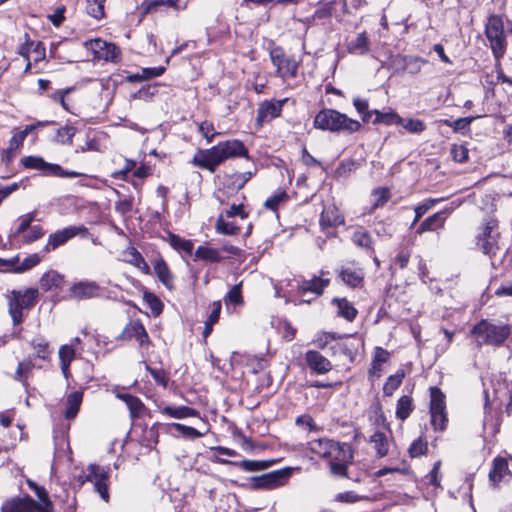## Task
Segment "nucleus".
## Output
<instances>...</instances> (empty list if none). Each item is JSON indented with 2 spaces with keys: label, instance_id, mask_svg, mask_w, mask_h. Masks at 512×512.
<instances>
[{
  "label": "nucleus",
  "instance_id": "nucleus-45",
  "mask_svg": "<svg viewBox=\"0 0 512 512\" xmlns=\"http://www.w3.org/2000/svg\"><path fill=\"white\" fill-rule=\"evenodd\" d=\"M413 410L412 399L410 396L404 395L400 397L397 402L396 416L400 420H405L409 417Z\"/></svg>",
  "mask_w": 512,
  "mask_h": 512
},
{
  "label": "nucleus",
  "instance_id": "nucleus-17",
  "mask_svg": "<svg viewBox=\"0 0 512 512\" xmlns=\"http://www.w3.org/2000/svg\"><path fill=\"white\" fill-rule=\"evenodd\" d=\"M305 360L308 367L317 374H326L332 369L331 362L318 351H307Z\"/></svg>",
  "mask_w": 512,
  "mask_h": 512
},
{
  "label": "nucleus",
  "instance_id": "nucleus-51",
  "mask_svg": "<svg viewBox=\"0 0 512 512\" xmlns=\"http://www.w3.org/2000/svg\"><path fill=\"white\" fill-rule=\"evenodd\" d=\"M41 259L38 254H31L27 256L20 264L17 263V267L14 268L15 273H21L27 271L40 263Z\"/></svg>",
  "mask_w": 512,
  "mask_h": 512
},
{
  "label": "nucleus",
  "instance_id": "nucleus-13",
  "mask_svg": "<svg viewBox=\"0 0 512 512\" xmlns=\"http://www.w3.org/2000/svg\"><path fill=\"white\" fill-rule=\"evenodd\" d=\"M291 468H284L267 473L257 479V486L273 489L284 485L291 476Z\"/></svg>",
  "mask_w": 512,
  "mask_h": 512
},
{
  "label": "nucleus",
  "instance_id": "nucleus-57",
  "mask_svg": "<svg viewBox=\"0 0 512 512\" xmlns=\"http://www.w3.org/2000/svg\"><path fill=\"white\" fill-rule=\"evenodd\" d=\"M485 32H505L503 18L498 15L490 16L486 24Z\"/></svg>",
  "mask_w": 512,
  "mask_h": 512
},
{
  "label": "nucleus",
  "instance_id": "nucleus-9",
  "mask_svg": "<svg viewBox=\"0 0 512 512\" xmlns=\"http://www.w3.org/2000/svg\"><path fill=\"white\" fill-rule=\"evenodd\" d=\"M87 228L84 226H69L64 229L58 230L51 234L45 246L46 251L55 250L57 247L65 244L68 240L78 234H86Z\"/></svg>",
  "mask_w": 512,
  "mask_h": 512
},
{
  "label": "nucleus",
  "instance_id": "nucleus-59",
  "mask_svg": "<svg viewBox=\"0 0 512 512\" xmlns=\"http://www.w3.org/2000/svg\"><path fill=\"white\" fill-rule=\"evenodd\" d=\"M431 424L435 430H444L447 424L446 412H430Z\"/></svg>",
  "mask_w": 512,
  "mask_h": 512
},
{
  "label": "nucleus",
  "instance_id": "nucleus-22",
  "mask_svg": "<svg viewBox=\"0 0 512 512\" xmlns=\"http://www.w3.org/2000/svg\"><path fill=\"white\" fill-rule=\"evenodd\" d=\"M28 485L38 497L39 501H36L37 512H54V505L49 499L47 491L31 480H28Z\"/></svg>",
  "mask_w": 512,
  "mask_h": 512
},
{
  "label": "nucleus",
  "instance_id": "nucleus-21",
  "mask_svg": "<svg viewBox=\"0 0 512 512\" xmlns=\"http://www.w3.org/2000/svg\"><path fill=\"white\" fill-rule=\"evenodd\" d=\"M28 485L38 497L39 501H36L37 512H54V505L49 499L47 491L31 480H28Z\"/></svg>",
  "mask_w": 512,
  "mask_h": 512
},
{
  "label": "nucleus",
  "instance_id": "nucleus-49",
  "mask_svg": "<svg viewBox=\"0 0 512 512\" xmlns=\"http://www.w3.org/2000/svg\"><path fill=\"white\" fill-rule=\"evenodd\" d=\"M353 105H354L355 109L357 110V112L362 115V120L364 122L370 121L371 116L374 113V110L373 111L368 110L369 105H368V101L366 99H362L359 97L354 98Z\"/></svg>",
  "mask_w": 512,
  "mask_h": 512
},
{
  "label": "nucleus",
  "instance_id": "nucleus-8",
  "mask_svg": "<svg viewBox=\"0 0 512 512\" xmlns=\"http://www.w3.org/2000/svg\"><path fill=\"white\" fill-rule=\"evenodd\" d=\"M338 278L350 288H362L364 285L365 271L355 263H348L339 268Z\"/></svg>",
  "mask_w": 512,
  "mask_h": 512
},
{
  "label": "nucleus",
  "instance_id": "nucleus-33",
  "mask_svg": "<svg viewBox=\"0 0 512 512\" xmlns=\"http://www.w3.org/2000/svg\"><path fill=\"white\" fill-rule=\"evenodd\" d=\"M332 303L338 308L337 314L348 321H353L357 316L356 308L346 298H334Z\"/></svg>",
  "mask_w": 512,
  "mask_h": 512
},
{
  "label": "nucleus",
  "instance_id": "nucleus-16",
  "mask_svg": "<svg viewBox=\"0 0 512 512\" xmlns=\"http://www.w3.org/2000/svg\"><path fill=\"white\" fill-rule=\"evenodd\" d=\"M188 0H151L142 3L143 10L146 13L164 11L169 8L183 10L187 7Z\"/></svg>",
  "mask_w": 512,
  "mask_h": 512
},
{
  "label": "nucleus",
  "instance_id": "nucleus-4",
  "mask_svg": "<svg viewBox=\"0 0 512 512\" xmlns=\"http://www.w3.org/2000/svg\"><path fill=\"white\" fill-rule=\"evenodd\" d=\"M111 468L109 466H100L97 464H90L85 470V481L91 482L94 485V490L99 494L102 500L109 501V478Z\"/></svg>",
  "mask_w": 512,
  "mask_h": 512
},
{
  "label": "nucleus",
  "instance_id": "nucleus-27",
  "mask_svg": "<svg viewBox=\"0 0 512 512\" xmlns=\"http://www.w3.org/2000/svg\"><path fill=\"white\" fill-rule=\"evenodd\" d=\"M160 413L175 419H184L188 417H196L199 415L197 410L188 406H165L160 409Z\"/></svg>",
  "mask_w": 512,
  "mask_h": 512
},
{
  "label": "nucleus",
  "instance_id": "nucleus-5",
  "mask_svg": "<svg viewBox=\"0 0 512 512\" xmlns=\"http://www.w3.org/2000/svg\"><path fill=\"white\" fill-rule=\"evenodd\" d=\"M24 167L29 169L42 170L47 175L61 177V178H75L82 174L76 171H68L63 169L58 164L46 162L43 158L37 156H27L21 160Z\"/></svg>",
  "mask_w": 512,
  "mask_h": 512
},
{
  "label": "nucleus",
  "instance_id": "nucleus-52",
  "mask_svg": "<svg viewBox=\"0 0 512 512\" xmlns=\"http://www.w3.org/2000/svg\"><path fill=\"white\" fill-rule=\"evenodd\" d=\"M352 239L353 242L359 247L369 249L372 246V238L370 234L363 229L355 231Z\"/></svg>",
  "mask_w": 512,
  "mask_h": 512
},
{
  "label": "nucleus",
  "instance_id": "nucleus-24",
  "mask_svg": "<svg viewBox=\"0 0 512 512\" xmlns=\"http://www.w3.org/2000/svg\"><path fill=\"white\" fill-rule=\"evenodd\" d=\"M83 401V393L81 391H74L68 394L65 401V412L64 416L66 419H74L81 407Z\"/></svg>",
  "mask_w": 512,
  "mask_h": 512
},
{
  "label": "nucleus",
  "instance_id": "nucleus-15",
  "mask_svg": "<svg viewBox=\"0 0 512 512\" xmlns=\"http://www.w3.org/2000/svg\"><path fill=\"white\" fill-rule=\"evenodd\" d=\"M99 292L100 287L94 281H80L70 288L71 296L78 300L97 297Z\"/></svg>",
  "mask_w": 512,
  "mask_h": 512
},
{
  "label": "nucleus",
  "instance_id": "nucleus-10",
  "mask_svg": "<svg viewBox=\"0 0 512 512\" xmlns=\"http://www.w3.org/2000/svg\"><path fill=\"white\" fill-rule=\"evenodd\" d=\"M287 99L282 100H266L259 105L257 111L256 121L259 125H262L265 122L271 121L274 118H277L281 115V111L283 105L286 103Z\"/></svg>",
  "mask_w": 512,
  "mask_h": 512
},
{
  "label": "nucleus",
  "instance_id": "nucleus-31",
  "mask_svg": "<svg viewBox=\"0 0 512 512\" xmlns=\"http://www.w3.org/2000/svg\"><path fill=\"white\" fill-rule=\"evenodd\" d=\"M333 443H334V440L327 439V438H319V439L311 440L308 443V446H309V450L312 453L317 454L318 456H320L322 458L328 459L329 455H331V448H332Z\"/></svg>",
  "mask_w": 512,
  "mask_h": 512
},
{
  "label": "nucleus",
  "instance_id": "nucleus-7",
  "mask_svg": "<svg viewBox=\"0 0 512 512\" xmlns=\"http://www.w3.org/2000/svg\"><path fill=\"white\" fill-rule=\"evenodd\" d=\"M86 47L92 52L95 59L113 63H117L121 59L120 49L115 44L100 38L86 42Z\"/></svg>",
  "mask_w": 512,
  "mask_h": 512
},
{
  "label": "nucleus",
  "instance_id": "nucleus-50",
  "mask_svg": "<svg viewBox=\"0 0 512 512\" xmlns=\"http://www.w3.org/2000/svg\"><path fill=\"white\" fill-rule=\"evenodd\" d=\"M76 133L73 126H64L58 129L56 140L61 144H72V139Z\"/></svg>",
  "mask_w": 512,
  "mask_h": 512
},
{
  "label": "nucleus",
  "instance_id": "nucleus-28",
  "mask_svg": "<svg viewBox=\"0 0 512 512\" xmlns=\"http://www.w3.org/2000/svg\"><path fill=\"white\" fill-rule=\"evenodd\" d=\"M509 472L508 462L505 458L496 457L493 460L492 469L489 472V479L493 485H497Z\"/></svg>",
  "mask_w": 512,
  "mask_h": 512
},
{
  "label": "nucleus",
  "instance_id": "nucleus-25",
  "mask_svg": "<svg viewBox=\"0 0 512 512\" xmlns=\"http://www.w3.org/2000/svg\"><path fill=\"white\" fill-rule=\"evenodd\" d=\"M328 459L329 461L352 462L353 451L351 446L347 443L334 441L331 448V455H329Z\"/></svg>",
  "mask_w": 512,
  "mask_h": 512
},
{
  "label": "nucleus",
  "instance_id": "nucleus-58",
  "mask_svg": "<svg viewBox=\"0 0 512 512\" xmlns=\"http://www.w3.org/2000/svg\"><path fill=\"white\" fill-rule=\"evenodd\" d=\"M226 304H234L239 305L243 302L241 295V283L236 284L232 287V289L227 293L225 297Z\"/></svg>",
  "mask_w": 512,
  "mask_h": 512
},
{
  "label": "nucleus",
  "instance_id": "nucleus-34",
  "mask_svg": "<svg viewBox=\"0 0 512 512\" xmlns=\"http://www.w3.org/2000/svg\"><path fill=\"white\" fill-rule=\"evenodd\" d=\"M117 396L126 403L133 418L139 417L142 414L145 406L138 397L130 394H118Z\"/></svg>",
  "mask_w": 512,
  "mask_h": 512
},
{
  "label": "nucleus",
  "instance_id": "nucleus-23",
  "mask_svg": "<svg viewBox=\"0 0 512 512\" xmlns=\"http://www.w3.org/2000/svg\"><path fill=\"white\" fill-rule=\"evenodd\" d=\"M343 223V218L339 210L333 206L324 207L320 216V225L322 228L335 227Z\"/></svg>",
  "mask_w": 512,
  "mask_h": 512
},
{
  "label": "nucleus",
  "instance_id": "nucleus-2",
  "mask_svg": "<svg viewBox=\"0 0 512 512\" xmlns=\"http://www.w3.org/2000/svg\"><path fill=\"white\" fill-rule=\"evenodd\" d=\"M471 333L479 346H501L511 334V326L505 323H495L486 319L478 322Z\"/></svg>",
  "mask_w": 512,
  "mask_h": 512
},
{
  "label": "nucleus",
  "instance_id": "nucleus-39",
  "mask_svg": "<svg viewBox=\"0 0 512 512\" xmlns=\"http://www.w3.org/2000/svg\"><path fill=\"white\" fill-rule=\"evenodd\" d=\"M31 346L35 351L36 357H38L42 360L49 359L52 351L50 350L49 342L44 337L36 336L32 340Z\"/></svg>",
  "mask_w": 512,
  "mask_h": 512
},
{
  "label": "nucleus",
  "instance_id": "nucleus-11",
  "mask_svg": "<svg viewBox=\"0 0 512 512\" xmlns=\"http://www.w3.org/2000/svg\"><path fill=\"white\" fill-rule=\"evenodd\" d=\"M378 421H381L382 423L385 422V419L383 416H380ZM388 427L383 424L382 429L376 430L370 437H369V443L372 445L373 449L376 452V455L380 458L385 457L388 455L389 448H390V439L387 435Z\"/></svg>",
  "mask_w": 512,
  "mask_h": 512
},
{
  "label": "nucleus",
  "instance_id": "nucleus-6",
  "mask_svg": "<svg viewBox=\"0 0 512 512\" xmlns=\"http://www.w3.org/2000/svg\"><path fill=\"white\" fill-rule=\"evenodd\" d=\"M225 160L222 146L219 143L210 149L198 150L192 159V163L199 168L214 172Z\"/></svg>",
  "mask_w": 512,
  "mask_h": 512
},
{
  "label": "nucleus",
  "instance_id": "nucleus-30",
  "mask_svg": "<svg viewBox=\"0 0 512 512\" xmlns=\"http://www.w3.org/2000/svg\"><path fill=\"white\" fill-rule=\"evenodd\" d=\"M63 283V275L53 270L44 273L40 279V286L45 291L59 289L63 286Z\"/></svg>",
  "mask_w": 512,
  "mask_h": 512
},
{
  "label": "nucleus",
  "instance_id": "nucleus-56",
  "mask_svg": "<svg viewBox=\"0 0 512 512\" xmlns=\"http://www.w3.org/2000/svg\"><path fill=\"white\" fill-rule=\"evenodd\" d=\"M427 442L421 437L414 440L409 447V454L412 458L424 455L427 452Z\"/></svg>",
  "mask_w": 512,
  "mask_h": 512
},
{
  "label": "nucleus",
  "instance_id": "nucleus-14",
  "mask_svg": "<svg viewBox=\"0 0 512 512\" xmlns=\"http://www.w3.org/2000/svg\"><path fill=\"white\" fill-rule=\"evenodd\" d=\"M132 338H135L140 346H147L150 343L146 329L140 321L129 322L119 335V339L122 340H131Z\"/></svg>",
  "mask_w": 512,
  "mask_h": 512
},
{
  "label": "nucleus",
  "instance_id": "nucleus-18",
  "mask_svg": "<svg viewBox=\"0 0 512 512\" xmlns=\"http://www.w3.org/2000/svg\"><path fill=\"white\" fill-rule=\"evenodd\" d=\"M498 234L492 233V226L486 225L483 233L478 237L477 245L482 252L489 256H494L498 250L497 245Z\"/></svg>",
  "mask_w": 512,
  "mask_h": 512
},
{
  "label": "nucleus",
  "instance_id": "nucleus-64",
  "mask_svg": "<svg viewBox=\"0 0 512 512\" xmlns=\"http://www.w3.org/2000/svg\"><path fill=\"white\" fill-rule=\"evenodd\" d=\"M468 149L463 145H454L451 149V155L454 161L463 163L468 159Z\"/></svg>",
  "mask_w": 512,
  "mask_h": 512
},
{
  "label": "nucleus",
  "instance_id": "nucleus-54",
  "mask_svg": "<svg viewBox=\"0 0 512 512\" xmlns=\"http://www.w3.org/2000/svg\"><path fill=\"white\" fill-rule=\"evenodd\" d=\"M401 125L410 133H421L426 129L425 123L420 119H403Z\"/></svg>",
  "mask_w": 512,
  "mask_h": 512
},
{
  "label": "nucleus",
  "instance_id": "nucleus-61",
  "mask_svg": "<svg viewBox=\"0 0 512 512\" xmlns=\"http://www.w3.org/2000/svg\"><path fill=\"white\" fill-rule=\"evenodd\" d=\"M287 198H288V195L286 194V192L281 191V192H278L275 195L271 196L270 198H268L265 201L264 205L266 208L275 211L278 208L279 204L282 203L283 201H285Z\"/></svg>",
  "mask_w": 512,
  "mask_h": 512
},
{
  "label": "nucleus",
  "instance_id": "nucleus-32",
  "mask_svg": "<svg viewBox=\"0 0 512 512\" xmlns=\"http://www.w3.org/2000/svg\"><path fill=\"white\" fill-rule=\"evenodd\" d=\"M75 351L73 344L62 345L59 349L60 366L65 378L69 376V367L75 358Z\"/></svg>",
  "mask_w": 512,
  "mask_h": 512
},
{
  "label": "nucleus",
  "instance_id": "nucleus-40",
  "mask_svg": "<svg viewBox=\"0 0 512 512\" xmlns=\"http://www.w3.org/2000/svg\"><path fill=\"white\" fill-rule=\"evenodd\" d=\"M445 218L441 217V213H434L426 218L418 227L417 233L422 234L427 231H433L436 228L443 227Z\"/></svg>",
  "mask_w": 512,
  "mask_h": 512
},
{
  "label": "nucleus",
  "instance_id": "nucleus-29",
  "mask_svg": "<svg viewBox=\"0 0 512 512\" xmlns=\"http://www.w3.org/2000/svg\"><path fill=\"white\" fill-rule=\"evenodd\" d=\"M154 271L159 281L168 289H173V275L163 259H158L154 263Z\"/></svg>",
  "mask_w": 512,
  "mask_h": 512
},
{
  "label": "nucleus",
  "instance_id": "nucleus-3",
  "mask_svg": "<svg viewBox=\"0 0 512 512\" xmlns=\"http://www.w3.org/2000/svg\"><path fill=\"white\" fill-rule=\"evenodd\" d=\"M38 297V291L34 288L25 291L13 290L8 297V312L11 316L13 326H19L24 319V311L32 308Z\"/></svg>",
  "mask_w": 512,
  "mask_h": 512
},
{
  "label": "nucleus",
  "instance_id": "nucleus-44",
  "mask_svg": "<svg viewBox=\"0 0 512 512\" xmlns=\"http://www.w3.org/2000/svg\"><path fill=\"white\" fill-rule=\"evenodd\" d=\"M405 374L403 370H398L395 374L390 375L383 386V393L386 396H392L394 391L401 385Z\"/></svg>",
  "mask_w": 512,
  "mask_h": 512
},
{
  "label": "nucleus",
  "instance_id": "nucleus-19",
  "mask_svg": "<svg viewBox=\"0 0 512 512\" xmlns=\"http://www.w3.org/2000/svg\"><path fill=\"white\" fill-rule=\"evenodd\" d=\"M346 46L350 53L362 55L368 51L369 41L365 34H348Z\"/></svg>",
  "mask_w": 512,
  "mask_h": 512
},
{
  "label": "nucleus",
  "instance_id": "nucleus-43",
  "mask_svg": "<svg viewBox=\"0 0 512 512\" xmlns=\"http://www.w3.org/2000/svg\"><path fill=\"white\" fill-rule=\"evenodd\" d=\"M376 117L375 119L373 120V123L374 124H377V123H384L386 125H391V124H402L403 123V118L400 117L396 112L390 110L388 112H381L379 110H374V113H373Z\"/></svg>",
  "mask_w": 512,
  "mask_h": 512
},
{
  "label": "nucleus",
  "instance_id": "nucleus-60",
  "mask_svg": "<svg viewBox=\"0 0 512 512\" xmlns=\"http://www.w3.org/2000/svg\"><path fill=\"white\" fill-rule=\"evenodd\" d=\"M373 196L375 198L373 209H376L383 206L389 200L390 194L387 188H378L374 190Z\"/></svg>",
  "mask_w": 512,
  "mask_h": 512
},
{
  "label": "nucleus",
  "instance_id": "nucleus-36",
  "mask_svg": "<svg viewBox=\"0 0 512 512\" xmlns=\"http://www.w3.org/2000/svg\"><path fill=\"white\" fill-rule=\"evenodd\" d=\"M195 256L198 259L212 263H218L223 259L218 249L209 246H199L195 251Z\"/></svg>",
  "mask_w": 512,
  "mask_h": 512
},
{
  "label": "nucleus",
  "instance_id": "nucleus-37",
  "mask_svg": "<svg viewBox=\"0 0 512 512\" xmlns=\"http://www.w3.org/2000/svg\"><path fill=\"white\" fill-rule=\"evenodd\" d=\"M430 412H446L445 395L437 387L430 388Z\"/></svg>",
  "mask_w": 512,
  "mask_h": 512
},
{
  "label": "nucleus",
  "instance_id": "nucleus-20",
  "mask_svg": "<svg viewBox=\"0 0 512 512\" xmlns=\"http://www.w3.org/2000/svg\"><path fill=\"white\" fill-rule=\"evenodd\" d=\"M328 274V272L321 271L319 277H314L311 280H303L299 289L303 292H312L316 295H321L324 289L329 285L330 280L328 278H323L324 275Z\"/></svg>",
  "mask_w": 512,
  "mask_h": 512
},
{
  "label": "nucleus",
  "instance_id": "nucleus-38",
  "mask_svg": "<svg viewBox=\"0 0 512 512\" xmlns=\"http://www.w3.org/2000/svg\"><path fill=\"white\" fill-rule=\"evenodd\" d=\"M167 241L177 251H183L189 255L193 251V242L191 240L183 239L174 233H168Z\"/></svg>",
  "mask_w": 512,
  "mask_h": 512
},
{
  "label": "nucleus",
  "instance_id": "nucleus-41",
  "mask_svg": "<svg viewBox=\"0 0 512 512\" xmlns=\"http://www.w3.org/2000/svg\"><path fill=\"white\" fill-rule=\"evenodd\" d=\"M216 231L224 235H237L240 227L234 221H227L223 214H220L215 224Z\"/></svg>",
  "mask_w": 512,
  "mask_h": 512
},
{
  "label": "nucleus",
  "instance_id": "nucleus-42",
  "mask_svg": "<svg viewBox=\"0 0 512 512\" xmlns=\"http://www.w3.org/2000/svg\"><path fill=\"white\" fill-rule=\"evenodd\" d=\"M297 68H298V62L292 57H287L285 59V61L280 66H278L276 69H277V74L281 78L287 79V78H293L296 76Z\"/></svg>",
  "mask_w": 512,
  "mask_h": 512
},
{
  "label": "nucleus",
  "instance_id": "nucleus-12",
  "mask_svg": "<svg viewBox=\"0 0 512 512\" xmlns=\"http://www.w3.org/2000/svg\"><path fill=\"white\" fill-rule=\"evenodd\" d=\"M1 512H37L36 501L30 497H13L3 502Z\"/></svg>",
  "mask_w": 512,
  "mask_h": 512
},
{
  "label": "nucleus",
  "instance_id": "nucleus-47",
  "mask_svg": "<svg viewBox=\"0 0 512 512\" xmlns=\"http://www.w3.org/2000/svg\"><path fill=\"white\" fill-rule=\"evenodd\" d=\"M168 427L176 429L185 438L196 439L203 436V433L199 432L197 429L181 423H171Z\"/></svg>",
  "mask_w": 512,
  "mask_h": 512
},
{
  "label": "nucleus",
  "instance_id": "nucleus-26",
  "mask_svg": "<svg viewBox=\"0 0 512 512\" xmlns=\"http://www.w3.org/2000/svg\"><path fill=\"white\" fill-rule=\"evenodd\" d=\"M225 159L234 157H246L248 154L244 144L239 140H228L220 142Z\"/></svg>",
  "mask_w": 512,
  "mask_h": 512
},
{
  "label": "nucleus",
  "instance_id": "nucleus-63",
  "mask_svg": "<svg viewBox=\"0 0 512 512\" xmlns=\"http://www.w3.org/2000/svg\"><path fill=\"white\" fill-rule=\"evenodd\" d=\"M36 217V212H30L20 217V223L19 226L16 229L17 234H23L25 231H27L31 227L32 221Z\"/></svg>",
  "mask_w": 512,
  "mask_h": 512
},
{
  "label": "nucleus",
  "instance_id": "nucleus-48",
  "mask_svg": "<svg viewBox=\"0 0 512 512\" xmlns=\"http://www.w3.org/2000/svg\"><path fill=\"white\" fill-rule=\"evenodd\" d=\"M106 0H88L87 1V13L96 18L100 19L104 16V4Z\"/></svg>",
  "mask_w": 512,
  "mask_h": 512
},
{
  "label": "nucleus",
  "instance_id": "nucleus-53",
  "mask_svg": "<svg viewBox=\"0 0 512 512\" xmlns=\"http://www.w3.org/2000/svg\"><path fill=\"white\" fill-rule=\"evenodd\" d=\"M143 298L154 315H159L162 312L163 304L156 295L151 292H145Z\"/></svg>",
  "mask_w": 512,
  "mask_h": 512
},
{
  "label": "nucleus",
  "instance_id": "nucleus-46",
  "mask_svg": "<svg viewBox=\"0 0 512 512\" xmlns=\"http://www.w3.org/2000/svg\"><path fill=\"white\" fill-rule=\"evenodd\" d=\"M369 498L364 495H358L354 491H345L335 495L334 500L339 503L353 504Z\"/></svg>",
  "mask_w": 512,
  "mask_h": 512
},
{
  "label": "nucleus",
  "instance_id": "nucleus-35",
  "mask_svg": "<svg viewBox=\"0 0 512 512\" xmlns=\"http://www.w3.org/2000/svg\"><path fill=\"white\" fill-rule=\"evenodd\" d=\"M496 59L501 58L506 50L505 34H486Z\"/></svg>",
  "mask_w": 512,
  "mask_h": 512
},
{
  "label": "nucleus",
  "instance_id": "nucleus-1",
  "mask_svg": "<svg viewBox=\"0 0 512 512\" xmlns=\"http://www.w3.org/2000/svg\"><path fill=\"white\" fill-rule=\"evenodd\" d=\"M314 127L323 131L351 134L361 128L359 121L334 109H322L314 118Z\"/></svg>",
  "mask_w": 512,
  "mask_h": 512
},
{
  "label": "nucleus",
  "instance_id": "nucleus-55",
  "mask_svg": "<svg viewBox=\"0 0 512 512\" xmlns=\"http://www.w3.org/2000/svg\"><path fill=\"white\" fill-rule=\"evenodd\" d=\"M444 200L443 198L439 199H427L424 203L418 205L415 208V219L412 223L414 225L416 222L420 220V218L429 210L431 209L436 203Z\"/></svg>",
  "mask_w": 512,
  "mask_h": 512
},
{
  "label": "nucleus",
  "instance_id": "nucleus-62",
  "mask_svg": "<svg viewBox=\"0 0 512 512\" xmlns=\"http://www.w3.org/2000/svg\"><path fill=\"white\" fill-rule=\"evenodd\" d=\"M198 131L202 134L204 138L207 139L209 143L212 142L213 138L217 135V132L215 131L213 124L208 121L200 123Z\"/></svg>",
  "mask_w": 512,
  "mask_h": 512
}]
</instances>
